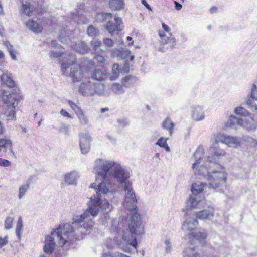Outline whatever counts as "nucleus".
Masks as SVG:
<instances>
[{
    "label": "nucleus",
    "mask_w": 257,
    "mask_h": 257,
    "mask_svg": "<svg viewBox=\"0 0 257 257\" xmlns=\"http://www.w3.org/2000/svg\"><path fill=\"white\" fill-rule=\"evenodd\" d=\"M225 148V145L216 139L208 150L209 155L203 162L202 157L204 150L202 147H199L194 153L193 158L195 162L192 165V169L195 174L202 175L207 178L209 188L215 189L226 182L225 169L218 163L220 160L227 156Z\"/></svg>",
    "instance_id": "nucleus-1"
},
{
    "label": "nucleus",
    "mask_w": 257,
    "mask_h": 257,
    "mask_svg": "<svg viewBox=\"0 0 257 257\" xmlns=\"http://www.w3.org/2000/svg\"><path fill=\"white\" fill-rule=\"evenodd\" d=\"M91 187L96 190V194H93L90 198L88 208L79 216L74 218L73 222L74 224L78 225L83 222L84 227L87 229H92L94 225L93 219L97 215L99 211L100 206L102 203V195L107 196L111 199L114 197V194L115 193L109 178H102V181L100 183L97 185L94 183L92 184Z\"/></svg>",
    "instance_id": "nucleus-2"
},
{
    "label": "nucleus",
    "mask_w": 257,
    "mask_h": 257,
    "mask_svg": "<svg viewBox=\"0 0 257 257\" xmlns=\"http://www.w3.org/2000/svg\"><path fill=\"white\" fill-rule=\"evenodd\" d=\"M77 216H75L73 218L71 224L70 223L61 224L57 228L52 229L50 233L45 236V241H72L74 238L76 240H79V238L75 237L72 225L77 228L80 227L82 229L87 231H89L91 229L84 228L83 222L79 225L73 224L74 218Z\"/></svg>",
    "instance_id": "nucleus-3"
},
{
    "label": "nucleus",
    "mask_w": 257,
    "mask_h": 257,
    "mask_svg": "<svg viewBox=\"0 0 257 257\" xmlns=\"http://www.w3.org/2000/svg\"><path fill=\"white\" fill-rule=\"evenodd\" d=\"M79 91L84 96H91L95 94L108 97L110 93L105 89L104 84L95 82L93 78L85 77L82 81Z\"/></svg>",
    "instance_id": "nucleus-4"
},
{
    "label": "nucleus",
    "mask_w": 257,
    "mask_h": 257,
    "mask_svg": "<svg viewBox=\"0 0 257 257\" xmlns=\"http://www.w3.org/2000/svg\"><path fill=\"white\" fill-rule=\"evenodd\" d=\"M144 233V226L140 214L133 213L128 222V229L123 233L122 238L124 241H137L139 236Z\"/></svg>",
    "instance_id": "nucleus-5"
},
{
    "label": "nucleus",
    "mask_w": 257,
    "mask_h": 257,
    "mask_svg": "<svg viewBox=\"0 0 257 257\" xmlns=\"http://www.w3.org/2000/svg\"><path fill=\"white\" fill-rule=\"evenodd\" d=\"M65 56H63L61 60L62 71L63 74H65V71L70 67V76L72 78L73 82H79L83 80L86 77L88 72L83 71L81 67L77 64H74L75 58L72 54L69 55V59L68 60H65L63 59Z\"/></svg>",
    "instance_id": "nucleus-6"
},
{
    "label": "nucleus",
    "mask_w": 257,
    "mask_h": 257,
    "mask_svg": "<svg viewBox=\"0 0 257 257\" xmlns=\"http://www.w3.org/2000/svg\"><path fill=\"white\" fill-rule=\"evenodd\" d=\"M2 99L6 105L4 115L7 117L8 120H15V108L18 106L20 101L19 95L11 93L8 95H3Z\"/></svg>",
    "instance_id": "nucleus-7"
},
{
    "label": "nucleus",
    "mask_w": 257,
    "mask_h": 257,
    "mask_svg": "<svg viewBox=\"0 0 257 257\" xmlns=\"http://www.w3.org/2000/svg\"><path fill=\"white\" fill-rule=\"evenodd\" d=\"M116 162L105 159H97L94 164V170L102 178H109L112 174L111 169Z\"/></svg>",
    "instance_id": "nucleus-8"
},
{
    "label": "nucleus",
    "mask_w": 257,
    "mask_h": 257,
    "mask_svg": "<svg viewBox=\"0 0 257 257\" xmlns=\"http://www.w3.org/2000/svg\"><path fill=\"white\" fill-rule=\"evenodd\" d=\"M124 194L123 206L130 211H136L137 208V198L133 190L132 183H127L125 186L121 187Z\"/></svg>",
    "instance_id": "nucleus-9"
},
{
    "label": "nucleus",
    "mask_w": 257,
    "mask_h": 257,
    "mask_svg": "<svg viewBox=\"0 0 257 257\" xmlns=\"http://www.w3.org/2000/svg\"><path fill=\"white\" fill-rule=\"evenodd\" d=\"M111 176L113 177L120 187L125 186L127 183H132L128 180L130 177L129 171L117 162L116 163L114 167Z\"/></svg>",
    "instance_id": "nucleus-10"
},
{
    "label": "nucleus",
    "mask_w": 257,
    "mask_h": 257,
    "mask_svg": "<svg viewBox=\"0 0 257 257\" xmlns=\"http://www.w3.org/2000/svg\"><path fill=\"white\" fill-rule=\"evenodd\" d=\"M71 32L70 31L63 30L61 32L59 36V39L62 43H66L70 45L71 47H73L76 51L80 53H86L89 50L88 46L85 43L82 42L74 46L71 40Z\"/></svg>",
    "instance_id": "nucleus-11"
},
{
    "label": "nucleus",
    "mask_w": 257,
    "mask_h": 257,
    "mask_svg": "<svg viewBox=\"0 0 257 257\" xmlns=\"http://www.w3.org/2000/svg\"><path fill=\"white\" fill-rule=\"evenodd\" d=\"M252 114L242 107V127L248 131H254L257 128V111Z\"/></svg>",
    "instance_id": "nucleus-12"
},
{
    "label": "nucleus",
    "mask_w": 257,
    "mask_h": 257,
    "mask_svg": "<svg viewBox=\"0 0 257 257\" xmlns=\"http://www.w3.org/2000/svg\"><path fill=\"white\" fill-rule=\"evenodd\" d=\"M123 27L122 21L121 18L116 15L114 16L113 20H109L107 22L105 26L106 29L111 35L118 33L121 31Z\"/></svg>",
    "instance_id": "nucleus-13"
},
{
    "label": "nucleus",
    "mask_w": 257,
    "mask_h": 257,
    "mask_svg": "<svg viewBox=\"0 0 257 257\" xmlns=\"http://www.w3.org/2000/svg\"><path fill=\"white\" fill-rule=\"evenodd\" d=\"M79 146L81 152L83 154H87L90 151L91 142L92 140L91 136L87 133H81L79 134Z\"/></svg>",
    "instance_id": "nucleus-14"
},
{
    "label": "nucleus",
    "mask_w": 257,
    "mask_h": 257,
    "mask_svg": "<svg viewBox=\"0 0 257 257\" xmlns=\"http://www.w3.org/2000/svg\"><path fill=\"white\" fill-rule=\"evenodd\" d=\"M205 242H189L182 252L183 257H201L195 251L198 247L197 244L203 245Z\"/></svg>",
    "instance_id": "nucleus-15"
},
{
    "label": "nucleus",
    "mask_w": 257,
    "mask_h": 257,
    "mask_svg": "<svg viewBox=\"0 0 257 257\" xmlns=\"http://www.w3.org/2000/svg\"><path fill=\"white\" fill-rule=\"evenodd\" d=\"M101 42L99 40H93L91 42V46L95 52L94 59L99 63H102L105 60L106 52L100 48Z\"/></svg>",
    "instance_id": "nucleus-16"
},
{
    "label": "nucleus",
    "mask_w": 257,
    "mask_h": 257,
    "mask_svg": "<svg viewBox=\"0 0 257 257\" xmlns=\"http://www.w3.org/2000/svg\"><path fill=\"white\" fill-rule=\"evenodd\" d=\"M68 103L71 109L74 111L79 122L82 125L88 124L89 120L88 117L84 114L82 110L72 101L69 100Z\"/></svg>",
    "instance_id": "nucleus-17"
},
{
    "label": "nucleus",
    "mask_w": 257,
    "mask_h": 257,
    "mask_svg": "<svg viewBox=\"0 0 257 257\" xmlns=\"http://www.w3.org/2000/svg\"><path fill=\"white\" fill-rule=\"evenodd\" d=\"M203 202L204 197L201 195L192 194L187 201V206L190 209L200 208Z\"/></svg>",
    "instance_id": "nucleus-18"
},
{
    "label": "nucleus",
    "mask_w": 257,
    "mask_h": 257,
    "mask_svg": "<svg viewBox=\"0 0 257 257\" xmlns=\"http://www.w3.org/2000/svg\"><path fill=\"white\" fill-rule=\"evenodd\" d=\"M217 139L220 143L230 147L237 148L240 144V141L239 139L227 135H223Z\"/></svg>",
    "instance_id": "nucleus-19"
},
{
    "label": "nucleus",
    "mask_w": 257,
    "mask_h": 257,
    "mask_svg": "<svg viewBox=\"0 0 257 257\" xmlns=\"http://www.w3.org/2000/svg\"><path fill=\"white\" fill-rule=\"evenodd\" d=\"M161 46L159 48V51L164 52L169 49H173L176 45V39L174 37H168L164 38L161 40Z\"/></svg>",
    "instance_id": "nucleus-20"
},
{
    "label": "nucleus",
    "mask_w": 257,
    "mask_h": 257,
    "mask_svg": "<svg viewBox=\"0 0 257 257\" xmlns=\"http://www.w3.org/2000/svg\"><path fill=\"white\" fill-rule=\"evenodd\" d=\"M257 101V86L254 84L252 87L250 97L246 101L249 108L252 111H257V104L255 103Z\"/></svg>",
    "instance_id": "nucleus-21"
},
{
    "label": "nucleus",
    "mask_w": 257,
    "mask_h": 257,
    "mask_svg": "<svg viewBox=\"0 0 257 257\" xmlns=\"http://www.w3.org/2000/svg\"><path fill=\"white\" fill-rule=\"evenodd\" d=\"M199 222L197 219L189 218L186 219L183 223L182 229L184 231H188L191 233L197 229Z\"/></svg>",
    "instance_id": "nucleus-22"
},
{
    "label": "nucleus",
    "mask_w": 257,
    "mask_h": 257,
    "mask_svg": "<svg viewBox=\"0 0 257 257\" xmlns=\"http://www.w3.org/2000/svg\"><path fill=\"white\" fill-rule=\"evenodd\" d=\"M79 178V175L76 171L68 172L64 176V181L68 185L76 186Z\"/></svg>",
    "instance_id": "nucleus-23"
},
{
    "label": "nucleus",
    "mask_w": 257,
    "mask_h": 257,
    "mask_svg": "<svg viewBox=\"0 0 257 257\" xmlns=\"http://www.w3.org/2000/svg\"><path fill=\"white\" fill-rule=\"evenodd\" d=\"M191 116L195 121H201L205 117L203 107L200 105H195L191 107Z\"/></svg>",
    "instance_id": "nucleus-24"
},
{
    "label": "nucleus",
    "mask_w": 257,
    "mask_h": 257,
    "mask_svg": "<svg viewBox=\"0 0 257 257\" xmlns=\"http://www.w3.org/2000/svg\"><path fill=\"white\" fill-rule=\"evenodd\" d=\"M207 232L204 229L199 228H197L195 231L191 233H188V236L189 239L195 240H205L207 237Z\"/></svg>",
    "instance_id": "nucleus-25"
},
{
    "label": "nucleus",
    "mask_w": 257,
    "mask_h": 257,
    "mask_svg": "<svg viewBox=\"0 0 257 257\" xmlns=\"http://www.w3.org/2000/svg\"><path fill=\"white\" fill-rule=\"evenodd\" d=\"M214 216V210L211 209H204L196 213V217L200 220H210Z\"/></svg>",
    "instance_id": "nucleus-26"
},
{
    "label": "nucleus",
    "mask_w": 257,
    "mask_h": 257,
    "mask_svg": "<svg viewBox=\"0 0 257 257\" xmlns=\"http://www.w3.org/2000/svg\"><path fill=\"white\" fill-rule=\"evenodd\" d=\"M225 126L233 129L238 128L241 126V118L233 115H230L225 123Z\"/></svg>",
    "instance_id": "nucleus-27"
},
{
    "label": "nucleus",
    "mask_w": 257,
    "mask_h": 257,
    "mask_svg": "<svg viewBox=\"0 0 257 257\" xmlns=\"http://www.w3.org/2000/svg\"><path fill=\"white\" fill-rule=\"evenodd\" d=\"M26 27L35 33L41 32L43 27L40 23L34 19H30L26 23Z\"/></svg>",
    "instance_id": "nucleus-28"
},
{
    "label": "nucleus",
    "mask_w": 257,
    "mask_h": 257,
    "mask_svg": "<svg viewBox=\"0 0 257 257\" xmlns=\"http://www.w3.org/2000/svg\"><path fill=\"white\" fill-rule=\"evenodd\" d=\"M130 54V51L125 49H114L111 51V55L113 57L125 59Z\"/></svg>",
    "instance_id": "nucleus-29"
},
{
    "label": "nucleus",
    "mask_w": 257,
    "mask_h": 257,
    "mask_svg": "<svg viewBox=\"0 0 257 257\" xmlns=\"http://www.w3.org/2000/svg\"><path fill=\"white\" fill-rule=\"evenodd\" d=\"M207 187L205 183L197 182L192 184L191 191L192 194L200 195V193Z\"/></svg>",
    "instance_id": "nucleus-30"
},
{
    "label": "nucleus",
    "mask_w": 257,
    "mask_h": 257,
    "mask_svg": "<svg viewBox=\"0 0 257 257\" xmlns=\"http://www.w3.org/2000/svg\"><path fill=\"white\" fill-rule=\"evenodd\" d=\"M110 90H108L110 93L111 92L115 95H121L125 92V89L122 84L118 83H113L110 86Z\"/></svg>",
    "instance_id": "nucleus-31"
},
{
    "label": "nucleus",
    "mask_w": 257,
    "mask_h": 257,
    "mask_svg": "<svg viewBox=\"0 0 257 257\" xmlns=\"http://www.w3.org/2000/svg\"><path fill=\"white\" fill-rule=\"evenodd\" d=\"M7 150H9L12 155H14L12 141L9 139H0V151H6Z\"/></svg>",
    "instance_id": "nucleus-32"
},
{
    "label": "nucleus",
    "mask_w": 257,
    "mask_h": 257,
    "mask_svg": "<svg viewBox=\"0 0 257 257\" xmlns=\"http://www.w3.org/2000/svg\"><path fill=\"white\" fill-rule=\"evenodd\" d=\"M107 77V72L105 70L96 69L92 75L91 78H93V80L95 81H102L105 79Z\"/></svg>",
    "instance_id": "nucleus-33"
},
{
    "label": "nucleus",
    "mask_w": 257,
    "mask_h": 257,
    "mask_svg": "<svg viewBox=\"0 0 257 257\" xmlns=\"http://www.w3.org/2000/svg\"><path fill=\"white\" fill-rule=\"evenodd\" d=\"M1 78L2 82L9 87H13L15 85L14 81L12 79L10 74L7 71L6 73H3Z\"/></svg>",
    "instance_id": "nucleus-34"
},
{
    "label": "nucleus",
    "mask_w": 257,
    "mask_h": 257,
    "mask_svg": "<svg viewBox=\"0 0 257 257\" xmlns=\"http://www.w3.org/2000/svg\"><path fill=\"white\" fill-rule=\"evenodd\" d=\"M162 126L164 128L168 131L170 136H172L175 126V124L173 121L170 118H167L163 120Z\"/></svg>",
    "instance_id": "nucleus-35"
},
{
    "label": "nucleus",
    "mask_w": 257,
    "mask_h": 257,
    "mask_svg": "<svg viewBox=\"0 0 257 257\" xmlns=\"http://www.w3.org/2000/svg\"><path fill=\"white\" fill-rule=\"evenodd\" d=\"M136 81V77L131 75H127L122 79L121 83L123 87L128 88L134 85Z\"/></svg>",
    "instance_id": "nucleus-36"
},
{
    "label": "nucleus",
    "mask_w": 257,
    "mask_h": 257,
    "mask_svg": "<svg viewBox=\"0 0 257 257\" xmlns=\"http://www.w3.org/2000/svg\"><path fill=\"white\" fill-rule=\"evenodd\" d=\"M20 12L28 16H31L33 14V8L29 3L26 2L23 3Z\"/></svg>",
    "instance_id": "nucleus-37"
},
{
    "label": "nucleus",
    "mask_w": 257,
    "mask_h": 257,
    "mask_svg": "<svg viewBox=\"0 0 257 257\" xmlns=\"http://www.w3.org/2000/svg\"><path fill=\"white\" fill-rule=\"evenodd\" d=\"M30 187V182L27 181L23 185L21 186L19 189L18 198L21 199L26 194Z\"/></svg>",
    "instance_id": "nucleus-38"
},
{
    "label": "nucleus",
    "mask_w": 257,
    "mask_h": 257,
    "mask_svg": "<svg viewBox=\"0 0 257 257\" xmlns=\"http://www.w3.org/2000/svg\"><path fill=\"white\" fill-rule=\"evenodd\" d=\"M23 226L22 218L21 216H19L18 219L15 230L16 234L18 236V239L19 240L21 239V234L23 231Z\"/></svg>",
    "instance_id": "nucleus-39"
},
{
    "label": "nucleus",
    "mask_w": 257,
    "mask_h": 257,
    "mask_svg": "<svg viewBox=\"0 0 257 257\" xmlns=\"http://www.w3.org/2000/svg\"><path fill=\"white\" fill-rule=\"evenodd\" d=\"M112 17V15L110 13L101 12L97 14L96 20L101 22L106 21L107 20L109 21Z\"/></svg>",
    "instance_id": "nucleus-40"
},
{
    "label": "nucleus",
    "mask_w": 257,
    "mask_h": 257,
    "mask_svg": "<svg viewBox=\"0 0 257 257\" xmlns=\"http://www.w3.org/2000/svg\"><path fill=\"white\" fill-rule=\"evenodd\" d=\"M109 6L112 9L120 10L123 7V2L122 0H111L109 2Z\"/></svg>",
    "instance_id": "nucleus-41"
},
{
    "label": "nucleus",
    "mask_w": 257,
    "mask_h": 257,
    "mask_svg": "<svg viewBox=\"0 0 257 257\" xmlns=\"http://www.w3.org/2000/svg\"><path fill=\"white\" fill-rule=\"evenodd\" d=\"M55 246V242H45L43 246L44 251L48 254L52 253Z\"/></svg>",
    "instance_id": "nucleus-42"
},
{
    "label": "nucleus",
    "mask_w": 257,
    "mask_h": 257,
    "mask_svg": "<svg viewBox=\"0 0 257 257\" xmlns=\"http://www.w3.org/2000/svg\"><path fill=\"white\" fill-rule=\"evenodd\" d=\"M120 73V68L117 64H114L112 68V75L110 76V79L111 80H114L116 79Z\"/></svg>",
    "instance_id": "nucleus-43"
},
{
    "label": "nucleus",
    "mask_w": 257,
    "mask_h": 257,
    "mask_svg": "<svg viewBox=\"0 0 257 257\" xmlns=\"http://www.w3.org/2000/svg\"><path fill=\"white\" fill-rule=\"evenodd\" d=\"M14 217L13 216H7L4 221V228L6 230H10L13 228V222Z\"/></svg>",
    "instance_id": "nucleus-44"
},
{
    "label": "nucleus",
    "mask_w": 257,
    "mask_h": 257,
    "mask_svg": "<svg viewBox=\"0 0 257 257\" xmlns=\"http://www.w3.org/2000/svg\"><path fill=\"white\" fill-rule=\"evenodd\" d=\"M73 19L79 24H84L87 22V19L82 14H80L78 12L77 15H74L73 16Z\"/></svg>",
    "instance_id": "nucleus-45"
},
{
    "label": "nucleus",
    "mask_w": 257,
    "mask_h": 257,
    "mask_svg": "<svg viewBox=\"0 0 257 257\" xmlns=\"http://www.w3.org/2000/svg\"><path fill=\"white\" fill-rule=\"evenodd\" d=\"M111 206L107 201H104L103 202L102 201L99 210L100 209H102L106 213V215H107L108 213L111 210Z\"/></svg>",
    "instance_id": "nucleus-46"
},
{
    "label": "nucleus",
    "mask_w": 257,
    "mask_h": 257,
    "mask_svg": "<svg viewBox=\"0 0 257 257\" xmlns=\"http://www.w3.org/2000/svg\"><path fill=\"white\" fill-rule=\"evenodd\" d=\"M244 145L247 147L255 148L257 147V140L253 138H248L246 141H244Z\"/></svg>",
    "instance_id": "nucleus-47"
},
{
    "label": "nucleus",
    "mask_w": 257,
    "mask_h": 257,
    "mask_svg": "<svg viewBox=\"0 0 257 257\" xmlns=\"http://www.w3.org/2000/svg\"><path fill=\"white\" fill-rule=\"evenodd\" d=\"M87 34L89 36L94 37L98 34V30L93 26L90 25L87 28Z\"/></svg>",
    "instance_id": "nucleus-48"
},
{
    "label": "nucleus",
    "mask_w": 257,
    "mask_h": 257,
    "mask_svg": "<svg viewBox=\"0 0 257 257\" xmlns=\"http://www.w3.org/2000/svg\"><path fill=\"white\" fill-rule=\"evenodd\" d=\"M118 125L119 127H124L127 126L129 124L128 120L126 118L119 119L117 120Z\"/></svg>",
    "instance_id": "nucleus-49"
},
{
    "label": "nucleus",
    "mask_w": 257,
    "mask_h": 257,
    "mask_svg": "<svg viewBox=\"0 0 257 257\" xmlns=\"http://www.w3.org/2000/svg\"><path fill=\"white\" fill-rule=\"evenodd\" d=\"M11 165L10 161L7 159H4L0 158V166L1 167H9Z\"/></svg>",
    "instance_id": "nucleus-50"
},
{
    "label": "nucleus",
    "mask_w": 257,
    "mask_h": 257,
    "mask_svg": "<svg viewBox=\"0 0 257 257\" xmlns=\"http://www.w3.org/2000/svg\"><path fill=\"white\" fill-rule=\"evenodd\" d=\"M168 138H164L163 137L160 138L156 142V144L159 146L161 147L164 146V145L167 143V140Z\"/></svg>",
    "instance_id": "nucleus-51"
},
{
    "label": "nucleus",
    "mask_w": 257,
    "mask_h": 257,
    "mask_svg": "<svg viewBox=\"0 0 257 257\" xmlns=\"http://www.w3.org/2000/svg\"><path fill=\"white\" fill-rule=\"evenodd\" d=\"M103 43L106 46L111 47L113 46V42L110 38H105L103 39Z\"/></svg>",
    "instance_id": "nucleus-52"
},
{
    "label": "nucleus",
    "mask_w": 257,
    "mask_h": 257,
    "mask_svg": "<svg viewBox=\"0 0 257 257\" xmlns=\"http://www.w3.org/2000/svg\"><path fill=\"white\" fill-rule=\"evenodd\" d=\"M62 54L59 51H52L49 52V56L51 58H57L61 56Z\"/></svg>",
    "instance_id": "nucleus-53"
},
{
    "label": "nucleus",
    "mask_w": 257,
    "mask_h": 257,
    "mask_svg": "<svg viewBox=\"0 0 257 257\" xmlns=\"http://www.w3.org/2000/svg\"><path fill=\"white\" fill-rule=\"evenodd\" d=\"M68 127L65 126V125H62L59 128V132L64 134H67L68 133Z\"/></svg>",
    "instance_id": "nucleus-54"
},
{
    "label": "nucleus",
    "mask_w": 257,
    "mask_h": 257,
    "mask_svg": "<svg viewBox=\"0 0 257 257\" xmlns=\"http://www.w3.org/2000/svg\"><path fill=\"white\" fill-rule=\"evenodd\" d=\"M106 138L112 143L115 144L116 143V138L112 135L107 134Z\"/></svg>",
    "instance_id": "nucleus-55"
},
{
    "label": "nucleus",
    "mask_w": 257,
    "mask_h": 257,
    "mask_svg": "<svg viewBox=\"0 0 257 257\" xmlns=\"http://www.w3.org/2000/svg\"><path fill=\"white\" fill-rule=\"evenodd\" d=\"M60 114L62 116L64 117H67L68 118L71 119L72 118V117L70 115L69 113H68L66 110L64 109H62L60 111Z\"/></svg>",
    "instance_id": "nucleus-56"
},
{
    "label": "nucleus",
    "mask_w": 257,
    "mask_h": 257,
    "mask_svg": "<svg viewBox=\"0 0 257 257\" xmlns=\"http://www.w3.org/2000/svg\"><path fill=\"white\" fill-rule=\"evenodd\" d=\"M165 250L167 253H170L171 251V244L170 242H165Z\"/></svg>",
    "instance_id": "nucleus-57"
},
{
    "label": "nucleus",
    "mask_w": 257,
    "mask_h": 257,
    "mask_svg": "<svg viewBox=\"0 0 257 257\" xmlns=\"http://www.w3.org/2000/svg\"><path fill=\"white\" fill-rule=\"evenodd\" d=\"M234 112L235 114L238 115V117L241 116V106L236 107L234 110Z\"/></svg>",
    "instance_id": "nucleus-58"
},
{
    "label": "nucleus",
    "mask_w": 257,
    "mask_h": 257,
    "mask_svg": "<svg viewBox=\"0 0 257 257\" xmlns=\"http://www.w3.org/2000/svg\"><path fill=\"white\" fill-rule=\"evenodd\" d=\"M174 4L175 5V8L177 10H180L182 9V5L179 4L178 2H177L176 1H174Z\"/></svg>",
    "instance_id": "nucleus-59"
},
{
    "label": "nucleus",
    "mask_w": 257,
    "mask_h": 257,
    "mask_svg": "<svg viewBox=\"0 0 257 257\" xmlns=\"http://www.w3.org/2000/svg\"><path fill=\"white\" fill-rule=\"evenodd\" d=\"M142 4L144 5L146 8L149 10L152 11V8L147 3L146 0H141Z\"/></svg>",
    "instance_id": "nucleus-60"
},
{
    "label": "nucleus",
    "mask_w": 257,
    "mask_h": 257,
    "mask_svg": "<svg viewBox=\"0 0 257 257\" xmlns=\"http://www.w3.org/2000/svg\"><path fill=\"white\" fill-rule=\"evenodd\" d=\"M4 44L5 46L7 47L8 51L9 52L10 51H11L13 50L12 49V46L11 45V44L9 42H5L4 43Z\"/></svg>",
    "instance_id": "nucleus-61"
},
{
    "label": "nucleus",
    "mask_w": 257,
    "mask_h": 257,
    "mask_svg": "<svg viewBox=\"0 0 257 257\" xmlns=\"http://www.w3.org/2000/svg\"><path fill=\"white\" fill-rule=\"evenodd\" d=\"M128 243V245L133 247L135 249L137 248V246L138 245V242H126Z\"/></svg>",
    "instance_id": "nucleus-62"
},
{
    "label": "nucleus",
    "mask_w": 257,
    "mask_h": 257,
    "mask_svg": "<svg viewBox=\"0 0 257 257\" xmlns=\"http://www.w3.org/2000/svg\"><path fill=\"white\" fill-rule=\"evenodd\" d=\"M9 52L12 59L15 60L17 59L16 56L15 55L14 52L13 51V50L10 51Z\"/></svg>",
    "instance_id": "nucleus-63"
},
{
    "label": "nucleus",
    "mask_w": 257,
    "mask_h": 257,
    "mask_svg": "<svg viewBox=\"0 0 257 257\" xmlns=\"http://www.w3.org/2000/svg\"><path fill=\"white\" fill-rule=\"evenodd\" d=\"M162 27L163 29L166 32H169L170 30L169 27L166 24H165L164 23H162Z\"/></svg>",
    "instance_id": "nucleus-64"
}]
</instances>
